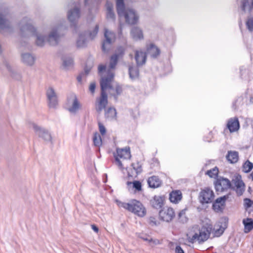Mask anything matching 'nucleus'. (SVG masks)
<instances>
[{
  "label": "nucleus",
  "mask_w": 253,
  "mask_h": 253,
  "mask_svg": "<svg viewBox=\"0 0 253 253\" xmlns=\"http://www.w3.org/2000/svg\"><path fill=\"white\" fill-rule=\"evenodd\" d=\"M124 53V48L122 47H119L116 53L111 57L108 67L103 65L98 66L99 74L101 76L100 80L101 93L100 97L97 99L95 104V108L98 112H101L108 103L107 95L105 90L112 88L114 77V71L117 64L118 59L123 55Z\"/></svg>",
  "instance_id": "f257e3e1"
},
{
  "label": "nucleus",
  "mask_w": 253,
  "mask_h": 253,
  "mask_svg": "<svg viewBox=\"0 0 253 253\" xmlns=\"http://www.w3.org/2000/svg\"><path fill=\"white\" fill-rule=\"evenodd\" d=\"M19 28L21 35L22 36L30 37L35 36L36 43L37 45L42 46L46 42H48L51 45H54L57 44L61 36V26H57L52 27L47 37H45L43 34L37 32L35 27L32 25L31 20L25 17L19 23Z\"/></svg>",
  "instance_id": "f03ea898"
},
{
  "label": "nucleus",
  "mask_w": 253,
  "mask_h": 253,
  "mask_svg": "<svg viewBox=\"0 0 253 253\" xmlns=\"http://www.w3.org/2000/svg\"><path fill=\"white\" fill-rule=\"evenodd\" d=\"M228 218L225 217H221L214 224L213 228L209 226L208 227H202L193 235L187 234V240L189 243H194L198 241L199 243L206 241L209 237L210 234L212 233L214 237H219L223 233L227 227Z\"/></svg>",
  "instance_id": "7ed1b4c3"
},
{
  "label": "nucleus",
  "mask_w": 253,
  "mask_h": 253,
  "mask_svg": "<svg viewBox=\"0 0 253 253\" xmlns=\"http://www.w3.org/2000/svg\"><path fill=\"white\" fill-rule=\"evenodd\" d=\"M116 7L119 17H124L126 23L129 25L137 23L139 18L138 13L132 8H126L124 0H116Z\"/></svg>",
  "instance_id": "20e7f679"
},
{
  "label": "nucleus",
  "mask_w": 253,
  "mask_h": 253,
  "mask_svg": "<svg viewBox=\"0 0 253 253\" xmlns=\"http://www.w3.org/2000/svg\"><path fill=\"white\" fill-rule=\"evenodd\" d=\"M116 202L120 208H124L139 217H142L146 214V209L142 203L137 200H131L128 203L116 200Z\"/></svg>",
  "instance_id": "39448f33"
},
{
  "label": "nucleus",
  "mask_w": 253,
  "mask_h": 253,
  "mask_svg": "<svg viewBox=\"0 0 253 253\" xmlns=\"http://www.w3.org/2000/svg\"><path fill=\"white\" fill-rule=\"evenodd\" d=\"M82 104L76 94L71 93L67 98L66 108L72 114L75 115L82 109Z\"/></svg>",
  "instance_id": "423d86ee"
},
{
  "label": "nucleus",
  "mask_w": 253,
  "mask_h": 253,
  "mask_svg": "<svg viewBox=\"0 0 253 253\" xmlns=\"http://www.w3.org/2000/svg\"><path fill=\"white\" fill-rule=\"evenodd\" d=\"M115 159V164L121 170L124 169V166L120 159L123 160L129 159L131 158L130 148L129 147H126L124 148H117L116 153L114 154Z\"/></svg>",
  "instance_id": "0eeeda50"
},
{
  "label": "nucleus",
  "mask_w": 253,
  "mask_h": 253,
  "mask_svg": "<svg viewBox=\"0 0 253 253\" xmlns=\"http://www.w3.org/2000/svg\"><path fill=\"white\" fill-rule=\"evenodd\" d=\"M30 127L32 128L36 134L43 140L45 142H52L51 135L47 129L33 123L30 124Z\"/></svg>",
  "instance_id": "6e6552de"
},
{
  "label": "nucleus",
  "mask_w": 253,
  "mask_h": 253,
  "mask_svg": "<svg viewBox=\"0 0 253 253\" xmlns=\"http://www.w3.org/2000/svg\"><path fill=\"white\" fill-rule=\"evenodd\" d=\"M159 216L163 221L168 222H170L175 217L174 210L170 207H164L159 211Z\"/></svg>",
  "instance_id": "1a4fd4ad"
},
{
  "label": "nucleus",
  "mask_w": 253,
  "mask_h": 253,
  "mask_svg": "<svg viewBox=\"0 0 253 253\" xmlns=\"http://www.w3.org/2000/svg\"><path fill=\"white\" fill-rule=\"evenodd\" d=\"M104 37L105 40L102 44V50L104 52H107L110 47L111 43L114 42L115 40V34L107 29H105Z\"/></svg>",
  "instance_id": "9d476101"
},
{
  "label": "nucleus",
  "mask_w": 253,
  "mask_h": 253,
  "mask_svg": "<svg viewBox=\"0 0 253 253\" xmlns=\"http://www.w3.org/2000/svg\"><path fill=\"white\" fill-rule=\"evenodd\" d=\"M234 187L233 188L236 191L238 196H241L245 191V184L241 179L240 175H237L232 180Z\"/></svg>",
  "instance_id": "9b49d317"
},
{
  "label": "nucleus",
  "mask_w": 253,
  "mask_h": 253,
  "mask_svg": "<svg viewBox=\"0 0 253 253\" xmlns=\"http://www.w3.org/2000/svg\"><path fill=\"white\" fill-rule=\"evenodd\" d=\"M80 17V11L78 7L75 6L70 9L67 13V18L71 25L75 26Z\"/></svg>",
  "instance_id": "f8f14e48"
},
{
  "label": "nucleus",
  "mask_w": 253,
  "mask_h": 253,
  "mask_svg": "<svg viewBox=\"0 0 253 253\" xmlns=\"http://www.w3.org/2000/svg\"><path fill=\"white\" fill-rule=\"evenodd\" d=\"M200 197L202 203H210L213 201L214 194L211 189L206 188L201 191Z\"/></svg>",
  "instance_id": "ddd939ff"
},
{
  "label": "nucleus",
  "mask_w": 253,
  "mask_h": 253,
  "mask_svg": "<svg viewBox=\"0 0 253 253\" xmlns=\"http://www.w3.org/2000/svg\"><path fill=\"white\" fill-rule=\"evenodd\" d=\"M48 104L50 108H55L58 104L57 94L54 89L49 87L46 90Z\"/></svg>",
  "instance_id": "4468645a"
},
{
  "label": "nucleus",
  "mask_w": 253,
  "mask_h": 253,
  "mask_svg": "<svg viewBox=\"0 0 253 253\" xmlns=\"http://www.w3.org/2000/svg\"><path fill=\"white\" fill-rule=\"evenodd\" d=\"M231 187V182L227 178H220L215 183V188L217 191L222 192L230 188Z\"/></svg>",
  "instance_id": "2eb2a0df"
},
{
  "label": "nucleus",
  "mask_w": 253,
  "mask_h": 253,
  "mask_svg": "<svg viewBox=\"0 0 253 253\" xmlns=\"http://www.w3.org/2000/svg\"><path fill=\"white\" fill-rule=\"evenodd\" d=\"M10 29V22L7 19V13L5 11L0 12V30L8 32Z\"/></svg>",
  "instance_id": "dca6fc26"
},
{
  "label": "nucleus",
  "mask_w": 253,
  "mask_h": 253,
  "mask_svg": "<svg viewBox=\"0 0 253 253\" xmlns=\"http://www.w3.org/2000/svg\"><path fill=\"white\" fill-rule=\"evenodd\" d=\"M21 60L25 65L32 66L35 64L36 57L31 53L25 52L21 53Z\"/></svg>",
  "instance_id": "f3484780"
},
{
  "label": "nucleus",
  "mask_w": 253,
  "mask_h": 253,
  "mask_svg": "<svg viewBox=\"0 0 253 253\" xmlns=\"http://www.w3.org/2000/svg\"><path fill=\"white\" fill-rule=\"evenodd\" d=\"M228 196H224L217 198L212 205L213 210L216 212L221 211L225 206V202L228 199Z\"/></svg>",
  "instance_id": "a211bd4d"
},
{
  "label": "nucleus",
  "mask_w": 253,
  "mask_h": 253,
  "mask_svg": "<svg viewBox=\"0 0 253 253\" xmlns=\"http://www.w3.org/2000/svg\"><path fill=\"white\" fill-rule=\"evenodd\" d=\"M227 127L231 132L237 131L240 127L238 119L237 118L230 119L227 123Z\"/></svg>",
  "instance_id": "6ab92c4d"
},
{
  "label": "nucleus",
  "mask_w": 253,
  "mask_h": 253,
  "mask_svg": "<svg viewBox=\"0 0 253 253\" xmlns=\"http://www.w3.org/2000/svg\"><path fill=\"white\" fill-rule=\"evenodd\" d=\"M106 18L108 19L115 20V14L113 10V4L111 2L107 1L106 3Z\"/></svg>",
  "instance_id": "aec40b11"
},
{
  "label": "nucleus",
  "mask_w": 253,
  "mask_h": 253,
  "mask_svg": "<svg viewBox=\"0 0 253 253\" xmlns=\"http://www.w3.org/2000/svg\"><path fill=\"white\" fill-rule=\"evenodd\" d=\"M135 58L138 66L142 65L146 62V55L145 52L141 50L136 51Z\"/></svg>",
  "instance_id": "412c9836"
},
{
  "label": "nucleus",
  "mask_w": 253,
  "mask_h": 253,
  "mask_svg": "<svg viewBox=\"0 0 253 253\" xmlns=\"http://www.w3.org/2000/svg\"><path fill=\"white\" fill-rule=\"evenodd\" d=\"M130 35L135 40H141L143 39L142 30L139 27H134L132 28Z\"/></svg>",
  "instance_id": "4be33fe9"
},
{
  "label": "nucleus",
  "mask_w": 253,
  "mask_h": 253,
  "mask_svg": "<svg viewBox=\"0 0 253 253\" xmlns=\"http://www.w3.org/2000/svg\"><path fill=\"white\" fill-rule=\"evenodd\" d=\"M164 200V197L161 196H155L151 201V203L154 208L159 209L162 207Z\"/></svg>",
  "instance_id": "5701e85b"
},
{
  "label": "nucleus",
  "mask_w": 253,
  "mask_h": 253,
  "mask_svg": "<svg viewBox=\"0 0 253 253\" xmlns=\"http://www.w3.org/2000/svg\"><path fill=\"white\" fill-rule=\"evenodd\" d=\"M169 199L171 202L175 204L177 203L182 199V193L181 191L179 190L172 191L169 194Z\"/></svg>",
  "instance_id": "b1692460"
},
{
  "label": "nucleus",
  "mask_w": 253,
  "mask_h": 253,
  "mask_svg": "<svg viewBox=\"0 0 253 253\" xmlns=\"http://www.w3.org/2000/svg\"><path fill=\"white\" fill-rule=\"evenodd\" d=\"M147 183L150 187L155 188L161 185V181L158 177L152 176L148 178Z\"/></svg>",
  "instance_id": "393cba45"
},
{
  "label": "nucleus",
  "mask_w": 253,
  "mask_h": 253,
  "mask_svg": "<svg viewBox=\"0 0 253 253\" xmlns=\"http://www.w3.org/2000/svg\"><path fill=\"white\" fill-rule=\"evenodd\" d=\"M85 36V33H82L79 34L77 41V46L78 47H83L85 46L87 42V39Z\"/></svg>",
  "instance_id": "a878e982"
},
{
  "label": "nucleus",
  "mask_w": 253,
  "mask_h": 253,
  "mask_svg": "<svg viewBox=\"0 0 253 253\" xmlns=\"http://www.w3.org/2000/svg\"><path fill=\"white\" fill-rule=\"evenodd\" d=\"M159 49L153 44H151L147 48V53L152 57H156L160 54Z\"/></svg>",
  "instance_id": "bb28decb"
},
{
  "label": "nucleus",
  "mask_w": 253,
  "mask_h": 253,
  "mask_svg": "<svg viewBox=\"0 0 253 253\" xmlns=\"http://www.w3.org/2000/svg\"><path fill=\"white\" fill-rule=\"evenodd\" d=\"M238 153L236 151H229L226 156L227 160L230 163H235L238 160Z\"/></svg>",
  "instance_id": "cd10ccee"
},
{
  "label": "nucleus",
  "mask_w": 253,
  "mask_h": 253,
  "mask_svg": "<svg viewBox=\"0 0 253 253\" xmlns=\"http://www.w3.org/2000/svg\"><path fill=\"white\" fill-rule=\"evenodd\" d=\"M244 231L248 233L253 229V220L251 218H246L243 220Z\"/></svg>",
  "instance_id": "c85d7f7f"
},
{
  "label": "nucleus",
  "mask_w": 253,
  "mask_h": 253,
  "mask_svg": "<svg viewBox=\"0 0 253 253\" xmlns=\"http://www.w3.org/2000/svg\"><path fill=\"white\" fill-rule=\"evenodd\" d=\"M105 115L109 120H115L117 116L116 110L114 108H109L106 111Z\"/></svg>",
  "instance_id": "c756f323"
},
{
  "label": "nucleus",
  "mask_w": 253,
  "mask_h": 253,
  "mask_svg": "<svg viewBox=\"0 0 253 253\" xmlns=\"http://www.w3.org/2000/svg\"><path fill=\"white\" fill-rule=\"evenodd\" d=\"M244 206L249 213L253 212V201L251 199L245 198L244 200Z\"/></svg>",
  "instance_id": "7c9ffc66"
},
{
  "label": "nucleus",
  "mask_w": 253,
  "mask_h": 253,
  "mask_svg": "<svg viewBox=\"0 0 253 253\" xmlns=\"http://www.w3.org/2000/svg\"><path fill=\"white\" fill-rule=\"evenodd\" d=\"M73 65V60L71 57L67 56L63 58V66L66 69L71 68Z\"/></svg>",
  "instance_id": "2f4dec72"
},
{
  "label": "nucleus",
  "mask_w": 253,
  "mask_h": 253,
  "mask_svg": "<svg viewBox=\"0 0 253 253\" xmlns=\"http://www.w3.org/2000/svg\"><path fill=\"white\" fill-rule=\"evenodd\" d=\"M129 77L132 80H135L138 78L139 75V71L136 66H129Z\"/></svg>",
  "instance_id": "473e14b6"
},
{
  "label": "nucleus",
  "mask_w": 253,
  "mask_h": 253,
  "mask_svg": "<svg viewBox=\"0 0 253 253\" xmlns=\"http://www.w3.org/2000/svg\"><path fill=\"white\" fill-rule=\"evenodd\" d=\"M126 184L128 188H130L132 187L133 188L135 189V190L138 191H140L142 189L141 183L139 181L135 180L132 182L128 181L127 182Z\"/></svg>",
  "instance_id": "72a5a7b5"
},
{
  "label": "nucleus",
  "mask_w": 253,
  "mask_h": 253,
  "mask_svg": "<svg viewBox=\"0 0 253 253\" xmlns=\"http://www.w3.org/2000/svg\"><path fill=\"white\" fill-rule=\"evenodd\" d=\"M144 241H147L152 246L159 244L160 243L158 240L153 239L149 236L144 235L140 237Z\"/></svg>",
  "instance_id": "f704fd0d"
},
{
  "label": "nucleus",
  "mask_w": 253,
  "mask_h": 253,
  "mask_svg": "<svg viewBox=\"0 0 253 253\" xmlns=\"http://www.w3.org/2000/svg\"><path fill=\"white\" fill-rule=\"evenodd\" d=\"M93 141L94 145L95 146L99 147L102 145V139L100 134L96 132L94 134L93 137Z\"/></svg>",
  "instance_id": "c9c22d12"
},
{
  "label": "nucleus",
  "mask_w": 253,
  "mask_h": 253,
  "mask_svg": "<svg viewBox=\"0 0 253 253\" xmlns=\"http://www.w3.org/2000/svg\"><path fill=\"white\" fill-rule=\"evenodd\" d=\"M242 8L243 11H245L246 9L250 10L253 8V0H244Z\"/></svg>",
  "instance_id": "e433bc0d"
},
{
  "label": "nucleus",
  "mask_w": 253,
  "mask_h": 253,
  "mask_svg": "<svg viewBox=\"0 0 253 253\" xmlns=\"http://www.w3.org/2000/svg\"><path fill=\"white\" fill-rule=\"evenodd\" d=\"M99 30V26L96 25L95 26L89 31L88 37L90 40H93L96 36Z\"/></svg>",
  "instance_id": "4c0bfd02"
},
{
  "label": "nucleus",
  "mask_w": 253,
  "mask_h": 253,
  "mask_svg": "<svg viewBox=\"0 0 253 253\" xmlns=\"http://www.w3.org/2000/svg\"><path fill=\"white\" fill-rule=\"evenodd\" d=\"M218 173V169L217 167H214L211 169L209 170L206 172V174L210 177L215 178Z\"/></svg>",
  "instance_id": "58836bf2"
},
{
  "label": "nucleus",
  "mask_w": 253,
  "mask_h": 253,
  "mask_svg": "<svg viewBox=\"0 0 253 253\" xmlns=\"http://www.w3.org/2000/svg\"><path fill=\"white\" fill-rule=\"evenodd\" d=\"M243 170L246 172H249L253 168V164L249 161H246L243 166Z\"/></svg>",
  "instance_id": "ea45409f"
},
{
  "label": "nucleus",
  "mask_w": 253,
  "mask_h": 253,
  "mask_svg": "<svg viewBox=\"0 0 253 253\" xmlns=\"http://www.w3.org/2000/svg\"><path fill=\"white\" fill-rule=\"evenodd\" d=\"M131 166L137 174L140 173L142 171L141 165L139 163H133L132 164Z\"/></svg>",
  "instance_id": "a19ab883"
},
{
  "label": "nucleus",
  "mask_w": 253,
  "mask_h": 253,
  "mask_svg": "<svg viewBox=\"0 0 253 253\" xmlns=\"http://www.w3.org/2000/svg\"><path fill=\"white\" fill-rule=\"evenodd\" d=\"M178 217L180 220L183 223L187 221V218L185 216V210H182L179 212L178 214Z\"/></svg>",
  "instance_id": "79ce46f5"
},
{
  "label": "nucleus",
  "mask_w": 253,
  "mask_h": 253,
  "mask_svg": "<svg viewBox=\"0 0 253 253\" xmlns=\"http://www.w3.org/2000/svg\"><path fill=\"white\" fill-rule=\"evenodd\" d=\"M247 28L250 32H253V18H249L246 22Z\"/></svg>",
  "instance_id": "37998d69"
},
{
  "label": "nucleus",
  "mask_w": 253,
  "mask_h": 253,
  "mask_svg": "<svg viewBox=\"0 0 253 253\" xmlns=\"http://www.w3.org/2000/svg\"><path fill=\"white\" fill-rule=\"evenodd\" d=\"M149 224L152 226H156L158 224V222L154 217H150L149 218Z\"/></svg>",
  "instance_id": "c03bdc74"
},
{
  "label": "nucleus",
  "mask_w": 253,
  "mask_h": 253,
  "mask_svg": "<svg viewBox=\"0 0 253 253\" xmlns=\"http://www.w3.org/2000/svg\"><path fill=\"white\" fill-rule=\"evenodd\" d=\"M96 87V84L94 82H92L90 83L89 87V91L93 94L95 91Z\"/></svg>",
  "instance_id": "a18cd8bd"
},
{
  "label": "nucleus",
  "mask_w": 253,
  "mask_h": 253,
  "mask_svg": "<svg viewBox=\"0 0 253 253\" xmlns=\"http://www.w3.org/2000/svg\"><path fill=\"white\" fill-rule=\"evenodd\" d=\"M99 128V131L101 134L103 135L106 132V129L104 126L101 124L100 123H98Z\"/></svg>",
  "instance_id": "49530a36"
},
{
  "label": "nucleus",
  "mask_w": 253,
  "mask_h": 253,
  "mask_svg": "<svg viewBox=\"0 0 253 253\" xmlns=\"http://www.w3.org/2000/svg\"><path fill=\"white\" fill-rule=\"evenodd\" d=\"M175 253H185L183 250L180 246H177L175 249Z\"/></svg>",
  "instance_id": "de8ad7c7"
},
{
  "label": "nucleus",
  "mask_w": 253,
  "mask_h": 253,
  "mask_svg": "<svg viewBox=\"0 0 253 253\" xmlns=\"http://www.w3.org/2000/svg\"><path fill=\"white\" fill-rule=\"evenodd\" d=\"M115 91L116 92L117 95L120 94L122 91V87L120 86L116 85L115 87Z\"/></svg>",
  "instance_id": "09e8293b"
},
{
  "label": "nucleus",
  "mask_w": 253,
  "mask_h": 253,
  "mask_svg": "<svg viewBox=\"0 0 253 253\" xmlns=\"http://www.w3.org/2000/svg\"><path fill=\"white\" fill-rule=\"evenodd\" d=\"M92 229L95 232L97 233L98 232V228L97 226L94 225H91Z\"/></svg>",
  "instance_id": "8fccbe9b"
},
{
  "label": "nucleus",
  "mask_w": 253,
  "mask_h": 253,
  "mask_svg": "<svg viewBox=\"0 0 253 253\" xmlns=\"http://www.w3.org/2000/svg\"><path fill=\"white\" fill-rule=\"evenodd\" d=\"M77 80L79 82H82V75H80L78 77H77Z\"/></svg>",
  "instance_id": "3c124183"
},
{
  "label": "nucleus",
  "mask_w": 253,
  "mask_h": 253,
  "mask_svg": "<svg viewBox=\"0 0 253 253\" xmlns=\"http://www.w3.org/2000/svg\"><path fill=\"white\" fill-rule=\"evenodd\" d=\"M250 177L253 180V171L250 174Z\"/></svg>",
  "instance_id": "603ef678"
},
{
  "label": "nucleus",
  "mask_w": 253,
  "mask_h": 253,
  "mask_svg": "<svg viewBox=\"0 0 253 253\" xmlns=\"http://www.w3.org/2000/svg\"><path fill=\"white\" fill-rule=\"evenodd\" d=\"M88 2V0H84V3H85V4L86 5Z\"/></svg>",
  "instance_id": "864d4df0"
},
{
  "label": "nucleus",
  "mask_w": 253,
  "mask_h": 253,
  "mask_svg": "<svg viewBox=\"0 0 253 253\" xmlns=\"http://www.w3.org/2000/svg\"><path fill=\"white\" fill-rule=\"evenodd\" d=\"M120 29H121V28H122V26H121V24H120Z\"/></svg>",
  "instance_id": "5fc2aeb1"
},
{
  "label": "nucleus",
  "mask_w": 253,
  "mask_h": 253,
  "mask_svg": "<svg viewBox=\"0 0 253 253\" xmlns=\"http://www.w3.org/2000/svg\"><path fill=\"white\" fill-rule=\"evenodd\" d=\"M85 72H86L85 73H86V74H88V73L87 72V71H85Z\"/></svg>",
  "instance_id": "6e6d98bb"
}]
</instances>
